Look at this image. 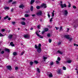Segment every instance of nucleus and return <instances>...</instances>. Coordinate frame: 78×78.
<instances>
[{
	"mask_svg": "<svg viewBox=\"0 0 78 78\" xmlns=\"http://www.w3.org/2000/svg\"><path fill=\"white\" fill-rule=\"evenodd\" d=\"M48 17L49 18H50V14H49V13H48Z\"/></svg>",
	"mask_w": 78,
	"mask_h": 78,
	"instance_id": "4c0bfd02",
	"label": "nucleus"
},
{
	"mask_svg": "<svg viewBox=\"0 0 78 78\" xmlns=\"http://www.w3.org/2000/svg\"><path fill=\"white\" fill-rule=\"evenodd\" d=\"M35 16V15H34H34H32V17H34Z\"/></svg>",
	"mask_w": 78,
	"mask_h": 78,
	"instance_id": "774afa93",
	"label": "nucleus"
},
{
	"mask_svg": "<svg viewBox=\"0 0 78 78\" xmlns=\"http://www.w3.org/2000/svg\"><path fill=\"white\" fill-rule=\"evenodd\" d=\"M56 64H58L59 63V62L58 61H56Z\"/></svg>",
	"mask_w": 78,
	"mask_h": 78,
	"instance_id": "79ce46f5",
	"label": "nucleus"
},
{
	"mask_svg": "<svg viewBox=\"0 0 78 78\" xmlns=\"http://www.w3.org/2000/svg\"><path fill=\"white\" fill-rule=\"evenodd\" d=\"M42 50H41V48H39L37 49V51L38 53H41V51Z\"/></svg>",
	"mask_w": 78,
	"mask_h": 78,
	"instance_id": "423d86ee",
	"label": "nucleus"
},
{
	"mask_svg": "<svg viewBox=\"0 0 78 78\" xmlns=\"http://www.w3.org/2000/svg\"><path fill=\"white\" fill-rule=\"evenodd\" d=\"M63 13H64L65 15H67L68 14V12H67V11L66 10H64V11L62 12Z\"/></svg>",
	"mask_w": 78,
	"mask_h": 78,
	"instance_id": "f03ea898",
	"label": "nucleus"
},
{
	"mask_svg": "<svg viewBox=\"0 0 78 78\" xmlns=\"http://www.w3.org/2000/svg\"><path fill=\"white\" fill-rule=\"evenodd\" d=\"M8 17H9V16H6L4 18V19H5H5H8Z\"/></svg>",
	"mask_w": 78,
	"mask_h": 78,
	"instance_id": "393cba45",
	"label": "nucleus"
},
{
	"mask_svg": "<svg viewBox=\"0 0 78 78\" xmlns=\"http://www.w3.org/2000/svg\"><path fill=\"white\" fill-rule=\"evenodd\" d=\"M36 34H37V36H38V37H39L40 38H41V39H42V38H43V36H42L41 35L39 34L38 32H36Z\"/></svg>",
	"mask_w": 78,
	"mask_h": 78,
	"instance_id": "7ed1b4c3",
	"label": "nucleus"
},
{
	"mask_svg": "<svg viewBox=\"0 0 78 78\" xmlns=\"http://www.w3.org/2000/svg\"><path fill=\"white\" fill-rule=\"evenodd\" d=\"M1 31L2 32H4V31H5V29H2Z\"/></svg>",
	"mask_w": 78,
	"mask_h": 78,
	"instance_id": "49530a36",
	"label": "nucleus"
},
{
	"mask_svg": "<svg viewBox=\"0 0 78 78\" xmlns=\"http://www.w3.org/2000/svg\"><path fill=\"white\" fill-rule=\"evenodd\" d=\"M0 37L4 36H3V34L0 33Z\"/></svg>",
	"mask_w": 78,
	"mask_h": 78,
	"instance_id": "8fccbe9b",
	"label": "nucleus"
},
{
	"mask_svg": "<svg viewBox=\"0 0 78 78\" xmlns=\"http://www.w3.org/2000/svg\"><path fill=\"white\" fill-rule=\"evenodd\" d=\"M35 48H36V49H37L38 48V46H37V45L35 44Z\"/></svg>",
	"mask_w": 78,
	"mask_h": 78,
	"instance_id": "c85d7f7f",
	"label": "nucleus"
},
{
	"mask_svg": "<svg viewBox=\"0 0 78 78\" xmlns=\"http://www.w3.org/2000/svg\"><path fill=\"white\" fill-rule=\"evenodd\" d=\"M61 43L60 42H59V43H58V45H60L61 44Z\"/></svg>",
	"mask_w": 78,
	"mask_h": 78,
	"instance_id": "0e129e2a",
	"label": "nucleus"
},
{
	"mask_svg": "<svg viewBox=\"0 0 78 78\" xmlns=\"http://www.w3.org/2000/svg\"><path fill=\"white\" fill-rule=\"evenodd\" d=\"M30 30H33V28L32 27H31L30 28Z\"/></svg>",
	"mask_w": 78,
	"mask_h": 78,
	"instance_id": "69168bd1",
	"label": "nucleus"
},
{
	"mask_svg": "<svg viewBox=\"0 0 78 78\" xmlns=\"http://www.w3.org/2000/svg\"><path fill=\"white\" fill-rule=\"evenodd\" d=\"M74 46H75L76 45V46L77 47H78V44H74Z\"/></svg>",
	"mask_w": 78,
	"mask_h": 78,
	"instance_id": "5fc2aeb1",
	"label": "nucleus"
},
{
	"mask_svg": "<svg viewBox=\"0 0 78 78\" xmlns=\"http://www.w3.org/2000/svg\"><path fill=\"white\" fill-rule=\"evenodd\" d=\"M44 32H45V31H43L42 32V34H44Z\"/></svg>",
	"mask_w": 78,
	"mask_h": 78,
	"instance_id": "338daca9",
	"label": "nucleus"
},
{
	"mask_svg": "<svg viewBox=\"0 0 78 78\" xmlns=\"http://www.w3.org/2000/svg\"><path fill=\"white\" fill-rule=\"evenodd\" d=\"M12 24L13 25H14V24H15V23H16V22H12Z\"/></svg>",
	"mask_w": 78,
	"mask_h": 78,
	"instance_id": "de8ad7c7",
	"label": "nucleus"
},
{
	"mask_svg": "<svg viewBox=\"0 0 78 78\" xmlns=\"http://www.w3.org/2000/svg\"><path fill=\"white\" fill-rule=\"evenodd\" d=\"M25 16L26 17H28L29 16V15L28 14H26L25 15Z\"/></svg>",
	"mask_w": 78,
	"mask_h": 78,
	"instance_id": "bb28decb",
	"label": "nucleus"
},
{
	"mask_svg": "<svg viewBox=\"0 0 78 78\" xmlns=\"http://www.w3.org/2000/svg\"><path fill=\"white\" fill-rule=\"evenodd\" d=\"M73 8H74V9H76V6L74 5L73 6Z\"/></svg>",
	"mask_w": 78,
	"mask_h": 78,
	"instance_id": "a19ab883",
	"label": "nucleus"
},
{
	"mask_svg": "<svg viewBox=\"0 0 78 78\" xmlns=\"http://www.w3.org/2000/svg\"><path fill=\"white\" fill-rule=\"evenodd\" d=\"M72 62V60H69L66 61V63H68L70 64Z\"/></svg>",
	"mask_w": 78,
	"mask_h": 78,
	"instance_id": "ddd939ff",
	"label": "nucleus"
},
{
	"mask_svg": "<svg viewBox=\"0 0 78 78\" xmlns=\"http://www.w3.org/2000/svg\"><path fill=\"white\" fill-rule=\"evenodd\" d=\"M18 69V67L16 66L15 67V70H17Z\"/></svg>",
	"mask_w": 78,
	"mask_h": 78,
	"instance_id": "6e6d98bb",
	"label": "nucleus"
},
{
	"mask_svg": "<svg viewBox=\"0 0 78 78\" xmlns=\"http://www.w3.org/2000/svg\"><path fill=\"white\" fill-rule=\"evenodd\" d=\"M6 67L7 69L9 70H11V69H12L11 68V66H7Z\"/></svg>",
	"mask_w": 78,
	"mask_h": 78,
	"instance_id": "39448f33",
	"label": "nucleus"
},
{
	"mask_svg": "<svg viewBox=\"0 0 78 78\" xmlns=\"http://www.w3.org/2000/svg\"><path fill=\"white\" fill-rule=\"evenodd\" d=\"M55 28H56V30H58V29H59V27H55Z\"/></svg>",
	"mask_w": 78,
	"mask_h": 78,
	"instance_id": "4d7b16f0",
	"label": "nucleus"
},
{
	"mask_svg": "<svg viewBox=\"0 0 78 78\" xmlns=\"http://www.w3.org/2000/svg\"><path fill=\"white\" fill-rule=\"evenodd\" d=\"M53 64H54V62H51L50 63V65H51V66H52V65H53Z\"/></svg>",
	"mask_w": 78,
	"mask_h": 78,
	"instance_id": "b1692460",
	"label": "nucleus"
},
{
	"mask_svg": "<svg viewBox=\"0 0 78 78\" xmlns=\"http://www.w3.org/2000/svg\"><path fill=\"white\" fill-rule=\"evenodd\" d=\"M16 3V2H14L12 3V4H15Z\"/></svg>",
	"mask_w": 78,
	"mask_h": 78,
	"instance_id": "13d9d810",
	"label": "nucleus"
},
{
	"mask_svg": "<svg viewBox=\"0 0 78 78\" xmlns=\"http://www.w3.org/2000/svg\"><path fill=\"white\" fill-rule=\"evenodd\" d=\"M44 30L45 31H48V28H46L44 29Z\"/></svg>",
	"mask_w": 78,
	"mask_h": 78,
	"instance_id": "2f4dec72",
	"label": "nucleus"
},
{
	"mask_svg": "<svg viewBox=\"0 0 78 78\" xmlns=\"http://www.w3.org/2000/svg\"><path fill=\"white\" fill-rule=\"evenodd\" d=\"M37 14L38 16H41L42 14V12L40 11L37 13Z\"/></svg>",
	"mask_w": 78,
	"mask_h": 78,
	"instance_id": "9d476101",
	"label": "nucleus"
},
{
	"mask_svg": "<svg viewBox=\"0 0 78 78\" xmlns=\"http://www.w3.org/2000/svg\"><path fill=\"white\" fill-rule=\"evenodd\" d=\"M13 55L14 56H16V55H17V52H13Z\"/></svg>",
	"mask_w": 78,
	"mask_h": 78,
	"instance_id": "4be33fe9",
	"label": "nucleus"
},
{
	"mask_svg": "<svg viewBox=\"0 0 78 78\" xmlns=\"http://www.w3.org/2000/svg\"><path fill=\"white\" fill-rule=\"evenodd\" d=\"M30 65H31V66H32V65H33V62H30Z\"/></svg>",
	"mask_w": 78,
	"mask_h": 78,
	"instance_id": "c9c22d12",
	"label": "nucleus"
},
{
	"mask_svg": "<svg viewBox=\"0 0 78 78\" xmlns=\"http://www.w3.org/2000/svg\"><path fill=\"white\" fill-rule=\"evenodd\" d=\"M22 19H23V20H25V18H23Z\"/></svg>",
	"mask_w": 78,
	"mask_h": 78,
	"instance_id": "052dcab7",
	"label": "nucleus"
},
{
	"mask_svg": "<svg viewBox=\"0 0 78 78\" xmlns=\"http://www.w3.org/2000/svg\"><path fill=\"white\" fill-rule=\"evenodd\" d=\"M25 53V51H22L21 53V55L22 56V55H23V54L24 53Z\"/></svg>",
	"mask_w": 78,
	"mask_h": 78,
	"instance_id": "473e14b6",
	"label": "nucleus"
},
{
	"mask_svg": "<svg viewBox=\"0 0 78 78\" xmlns=\"http://www.w3.org/2000/svg\"><path fill=\"white\" fill-rule=\"evenodd\" d=\"M10 45H11L12 47H14V44H13V42H11L10 43Z\"/></svg>",
	"mask_w": 78,
	"mask_h": 78,
	"instance_id": "a211bd4d",
	"label": "nucleus"
},
{
	"mask_svg": "<svg viewBox=\"0 0 78 78\" xmlns=\"http://www.w3.org/2000/svg\"><path fill=\"white\" fill-rule=\"evenodd\" d=\"M24 37L25 39H27V38H29L30 37V35L28 34H26L24 35Z\"/></svg>",
	"mask_w": 78,
	"mask_h": 78,
	"instance_id": "20e7f679",
	"label": "nucleus"
},
{
	"mask_svg": "<svg viewBox=\"0 0 78 78\" xmlns=\"http://www.w3.org/2000/svg\"><path fill=\"white\" fill-rule=\"evenodd\" d=\"M41 44H39L38 45V48H41Z\"/></svg>",
	"mask_w": 78,
	"mask_h": 78,
	"instance_id": "a878e982",
	"label": "nucleus"
},
{
	"mask_svg": "<svg viewBox=\"0 0 78 78\" xmlns=\"http://www.w3.org/2000/svg\"><path fill=\"white\" fill-rule=\"evenodd\" d=\"M5 53V51H1V54H3Z\"/></svg>",
	"mask_w": 78,
	"mask_h": 78,
	"instance_id": "09e8293b",
	"label": "nucleus"
},
{
	"mask_svg": "<svg viewBox=\"0 0 78 78\" xmlns=\"http://www.w3.org/2000/svg\"><path fill=\"white\" fill-rule=\"evenodd\" d=\"M13 1V0H9V3H11V2H12Z\"/></svg>",
	"mask_w": 78,
	"mask_h": 78,
	"instance_id": "37998d69",
	"label": "nucleus"
},
{
	"mask_svg": "<svg viewBox=\"0 0 78 78\" xmlns=\"http://www.w3.org/2000/svg\"><path fill=\"white\" fill-rule=\"evenodd\" d=\"M72 39H72V38H69V41L70 42H71V41H72Z\"/></svg>",
	"mask_w": 78,
	"mask_h": 78,
	"instance_id": "3c124183",
	"label": "nucleus"
},
{
	"mask_svg": "<svg viewBox=\"0 0 78 78\" xmlns=\"http://www.w3.org/2000/svg\"><path fill=\"white\" fill-rule=\"evenodd\" d=\"M69 28H68L67 29V32H69Z\"/></svg>",
	"mask_w": 78,
	"mask_h": 78,
	"instance_id": "680f3d73",
	"label": "nucleus"
},
{
	"mask_svg": "<svg viewBox=\"0 0 78 78\" xmlns=\"http://www.w3.org/2000/svg\"><path fill=\"white\" fill-rule=\"evenodd\" d=\"M34 63H35V64H38V62H37V61H34Z\"/></svg>",
	"mask_w": 78,
	"mask_h": 78,
	"instance_id": "e433bc0d",
	"label": "nucleus"
},
{
	"mask_svg": "<svg viewBox=\"0 0 78 78\" xmlns=\"http://www.w3.org/2000/svg\"><path fill=\"white\" fill-rule=\"evenodd\" d=\"M65 37H66V39H70V37H69V35H65L64 36Z\"/></svg>",
	"mask_w": 78,
	"mask_h": 78,
	"instance_id": "1a4fd4ad",
	"label": "nucleus"
},
{
	"mask_svg": "<svg viewBox=\"0 0 78 78\" xmlns=\"http://www.w3.org/2000/svg\"><path fill=\"white\" fill-rule=\"evenodd\" d=\"M40 8H41V7L38 6L36 7V8H37V9H40Z\"/></svg>",
	"mask_w": 78,
	"mask_h": 78,
	"instance_id": "72a5a7b5",
	"label": "nucleus"
},
{
	"mask_svg": "<svg viewBox=\"0 0 78 78\" xmlns=\"http://www.w3.org/2000/svg\"><path fill=\"white\" fill-rule=\"evenodd\" d=\"M37 72H38V73H40V69H39L37 68Z\"/></svg>",
	"mask_w": 78,
	"mask_h": 78,
	"instance_id": "5701e85b",
	"label": "nucleus"
},
{
	"mask_svg": "<svg viewBox=\"0 0 78 78\" xmlns=\"http://www.w3.org/2000/svg\"><path fill=\"white\" fill-rule=\"evenodd\" d=\"M49 78H51L53 77V75L51 73H50V74L48 75Z\"/></svg>",
	"mask_w": 78,
	"mask_h": 78,
	"instance_id": "2eb2a0df",
	"label": "nucleus"
},
{
	"mask_svg": "<svg viewBox=\"0 0 78 78\" xmlns=\"http://www.w3.org/2000/svg\"><path fill=\"white\" fill-rule=\"evenodd\" d=\"M21 23L22 24V25H25V23L24 22H21Z\"/></svg>",
	"mask_w": 78,
	"mask_h": 78,
	"instance_id": "6ab92c4d",
	"label": "nucleus"
},
{
	"mask_svg": "<svg viewBox=\"0 0 78 78\" xmlns=\"http://www.w3.org/2000/svg\"><path fill=\"white\" fill-rule=\"evenodd\" d=\"M58 73V74H62V73L61 71V69H59L57 71Z\"/></svg>",
	"mask_w": 78,
	"mask_h": 78,
	"instance_id": "dca6fc26",
	"label": "nucleus"
},
{
	"mask_svg": "<svg viewBox=\"0 0 78 78\" xmlns=\"http://www.w3.org/2000/svg\"><path fill=\"white\" fill-rule=\"evenodd\" d=\"M9 7H6L4 8L5 9H9Z\"/></svg>",
	"mask_w": 78,
	"mask_h": 78,
	"instance_id": "c756f323",
	"label": "nucleus"
},
{
	"mask_svg": "<svg viewBox=\"0 0 78 78\" xmlns=\"http://www.w3.org/2000/svg\"><path fill=\"white\" fill-rule=\"evenodd\" d=\"M52 17H54V16H55V14H54V12H52Z\"/></svg>",
	"mask_w": 78,
	"mask_h": 78,
	"instance_id": "ea45409f",
	"label": "nucleus"
},
{
	"mask_svg": "<svg viewBox=\"0 0 78 78\" xmlns=\"http://www.w3.org/2000/svg\"><path fill=\"white\" fill-rule=\"evenodd\" d=\"M43 58L44 60V61H45V59H47V57H46L45 56L43 55Z\"/></svg>",
	"mask_w": 78,
	"mask_h": 78,
	"instance_id": "9b49d317",
	"label": "nucleus"
},
{
	"mask_svg": "<svg viewBox=\"0 0 78 78\" xmlns=\"http://www.w3.org/2000/svg\"><path fill=\"white\" fill-rule=\"evenodd\" d=\"M8 37L9 39H12V34L9 35V36Z\"/></svg>",
	"mask_w": 78,
	"mask_h": 78,
	"instance_id": "f8f14e48",
	"label": "nucleus"
},
{
	"mask_svg": "<svg viewBox=\"0 0 78 78\" xmlns=\"http://www.w3.org/2000/svg\"><path fill=\"white\" fill-rule=\"evenodd\" d=\"M8 20H11V18H8Z\"/></svg>",
	"mask_w": 78,
	"mask_h": 78,
	"instance_id": "e2e57ef3",
	"label": "nucleus"
},
{
	"mask_svg": "<svg viewBox=\"0 0 78 78\" xmlns=\"http://www.w3.org/2000/svg\"><path fill=\"white\" fill-rule=\"evenodd\" d=\"M19 7L20 8H22L23 9V8H24V5H20Z\"/></svg>",
	"mask_w": 78,
	"mask_h": 78,
	"instance_id": "4468645a",
	"label": "nucleus"
},
{
	"mask_svg": "<svg viewBox=\"0 0 78 78\" xmlns=\"http://www.w3.org/2000/svg\"><path fill=\"white\" fill-rule=\"evenodd\" d=\"M48 41L49 43H51L52 41L51 39H49Z\"/></svg>",
	"mask_w": 78,
	"mask_h": 78,
	"instance_id": "cd10ccee",
	"label": "nucleus"
},
{
	"mask_svg": "<svg viewBox=\"0 0 78 78\" xmlns=\"http://www.w3.org/2000/svg\"><path fill=\"white\" fill-rule=\"evenodd\" d=\"M33 6L31 5L30 7V11H33Z\"/></svg>",
	"mask_w": 78,
	"mask_h": 78,
	"instance_id": "aec40b11",
	"label": "nucleus"
},
{
	"mask_svg": "<svg viewBox=\"0 0 78 78\" xmlns=\"http://www.w3.org/2000/svg\"><path fill=\"white\" fill-rule=\"evenodd\" d=\"M62 30V27H60V30L61 31V30Z\"/></svg>",
	"mask_w": 78,
	"mask_h": 78,
	"instance_id": "c03bdc74",
	"label": "nucleus"
},
{
	"mask_svg": "<svg viewBox=\"0 0 78 78\" xmlns=\"http://www.w3.org/2000/svg\"><path fill=\"white\" fill-rule=\"evenodd\" d=\"M57 60L58 61H61V58L59 57H58L57 58Z\"/></svg>",
	"mask_w": 78,
	"mask_h": 78,
	"instance_id": "58836bf2",
	"label": "nucleus"
},
{
	"mask_svg": "<svg viewBox=\"0 0 78 78\" xmlns=\"http://www.w3.org/2000/svg\"><path fill=\"white\" fill-rule=\"evenodd\" d=\"M34 2H35V0H31L30 1L31 5H32V4H33Z\"/></svg>",
	"mask_w": 78,
	"mask_h": 78,
	"instance_id": "f3484780",
	"label": "nucleus"
},
{
	"mask_svg": "<svg viewBox=\"0 0 78 78\" xmlns=\"http://www.w3.org/2000/svg\"><path fill=\"white\" fill-rule=\"evenodd\" d=\"M63 70H66V67H63Z\"/></svg>",
	"mask_w": 78,
	"mask_h": 78,
	"instance_id": "7c9ffc66",
	"label": "nucleus"
},
{
	"mask_svg": "<svg viewBox=\"0 0 78 78\" xmlns=\"http://www.w3.org/2000/svg\"><path fill=\"white\" fill-rule=\"evenodd\" d=\"M5 51H7V52H9V49H7V48H5Z\"/></svg>",
	"mask_w": 78,
	"mask_h": 78,
	"instance_id": "412c9836",
	"label": "nucleus"
},
{
	"mask_svg": "<svg viewBox=\"0 0 78 78\" xmlns=\"http://www.w3.org/2000/svg\"><path fill=\"white\" fill-rule=\"evenodd\" d=\"M37 27L38 29H40V25H38Z\"/></svg>",
	"mask_w": 78,
	"mask_h": 78,
	"instance_id": "864d4df0",
	"label": "nucleus"
},
{
	"mask_svg": "<svg viewBox=\"0 0 78 78\" xmlns=\"http://www.w3.org/2000/svg\"><path fill=\"white\" fill-rule=\"evenodd\" d=\"M60 6L62 8H63L64 7H65V8L67 7V5L65 4H60Z\"/></svg>",
	"mask_w": 78,
	"mask_h": 78,
	"instance_id": "f257e3e1",
	"label": "nucleus"
},
{
	"mask_svg": "<svg viewBox=\"0 0 78 78\" xmlns=\"http://www.w3.org/2000/svg\"><path fill=\"white\" fill-rule=\"evenodd\" d=\"M47 37H50V34H48L47 35Z\"/></svg>",
	"mask_w": 78,
	"mask_h": 78,
	"instance_id": "a18cd8bd",
	"label": "nucleus"
},
{
	"mask_svg": "<svg viewBox=\"0 0 78 78\" xmlns=\"http://www.w3.org/2000/svg\"><path fill=\"white\" fill-rule=\"evenodd\" d=\"M58 53L60 54V55H62L63 53V52H62L60 51L59 50H58L57 51V52H56V54H58Z\"/></svg>",
	"mask_w": 78,
	"mask_h": 78,
	"instance_id": "6e6552de",
	"label": "nucleus"
},
{
	"mask_svg": "<svg viewBox=\"0 0 78 78\" xmlns=\"http://www.w3.org/2000/svg\"><path fill=\"white\" fill-rule=\"evenodd\" d=\"M13 10H14V9L13 8L12 9H11V12H12V11H13Z\"/></svg>",
	"mask_w": 78,
	"mask_h": 78,
	"instance_id": "bf43d9fd",
	"label": "nucleus"
},
{
	"mask_svg": "<svg viewBox=\"0 0 78 78\" xmlns=\"http://www.w3.org/2000/svg\"><path fill=\"white\" fill-rule=\"evenodd\" d=\"M52 19H53V18H51V19H50V22H52Z\"/></svg>",
	"mask_w": 78,
	"mask_h": 78,
	"instance_id": "603ef678",
	"label": "nucleus"
},
{
	"mask_svg": "<svg viewBox=\"0 0 78 78\" xmlns=\"http://www.w3.org/2000/svg\"><path fill=\"white\" fill-rule=\"evenodd\" d=\"M41 7H44V8H47V5L45 4H42L41 5Z\"/></svg>",
	"mask_w": 78,
	"mask_h": 78,
	"instance_id": "0eeeda50",
	"label": "nucleus"
},
{
	"mask_svg": "<svg viewBox=\"0 0 78 78\" xmlns=\"http://www.w3.org/2000/svg\"><path fill=\"white\" fill-rule=\"evenodd\" d=\"M68 3L69 4L68 6V8H70V6H71V4H70V3Z\"/></svg>",
	"mask_w": 78,
	"mask_h": 78,
	"instance_id": "f704fd0d",
	"label": "nucleus"
}]
</instances>
